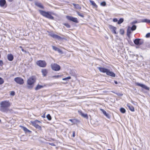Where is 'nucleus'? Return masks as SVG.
Wrapping results in <instances>:
<instances>
[{
    "mask_svg": "<svg viewBox=\"0 0 150 150\" xmlns=\"http://www.w3.org/2000/svg\"><path fill=\"white\" fill-rule=\"evenodd\" d=\"M126 105L127 106L129 110L131 111L132 112H134V108L132 105L129 103L127 104Z\"/></svg>",
    "mask_w": 150,
    "mask_h": 150,
    "instance_id": "dca6fc26",
    "label": "nucleus"
},
{
    "mask_svg": "<svg viewBox=\"0 0 150 150\" xmlns=\"http://www.w3.org/2000/svg\"><path fill=\"white\" fill-rule=\"evenodd\" d=\"M100 111L103 112V114L107 118H109L110 117L109 115L103 109H100Z\"/></svg>",
    "mask_w": 150,
    "mask_h": 150,
    "instance_id": "f3484780",
    "label": "nucleus"
},
{
    "mask_svg": "<svg viewBox=\"0 0 150 150\" xmlns=\"http://www.w3.org/2000/svg\"><path fill=\"white\" fill-rule=\"evenodd\" d=\"M135 84L137 86H138L142 87V88H144L145 90H147L149 91V88L146 86L144 84H141L138 82H136L135 83Z\"/></svg>",
    "mask_w": 150,
    "mask_h": 150,
    "instance_id": "9d476101",
    "label": "nucleus"
},
{
    "mask_svg": "<svg viewBox=\"0 0 150 150\" xmlns=\"http://www.w3.org/2000/svg\"><path fill=\"white\" fill-rule=\"evenodd\" d=\"M21 50L22 51L24 52H26V51L23 48L21 49Z\"/></svg>",
    "mask_w": 150,
    "mask_h": 150,
    "instance_id": "09e8293b",
    "label": "nucleus"
},
{
    "mask_svg": "<svg viewBox=\"0 0 150 150\" xmlns=\"http://www.w3.org/2000/svg\"><path fill=\"white\" fill-rule=\"evenodd\" d=\"M42 117H45V116H44V115H43V116Z\"/></svg>",
    "mask_w": 150,
    "mask_h": 150,
    "instance_id": "13d9d810",
    "label": "nucleus"
},
{
    "mask_svg": "<svg viewBox=\"0 0 150 150\" xmlns=\"http://www.w3.org/2000/svg\"><path fill=\"white\" fill-rule=\"evenodd\" d=\"M3 62L2 60H0V66L2 67L3 65Z\"/></svg>",
    "mask_w": 150,
    "mask_h": 150,
    "instance_id": "79ce46f5",
    "label": "nucleus"
},
{
    "mask_svg": "<svg viewBox=\"0 0 150 150\" xmlns=\"http://www.w3.org/2000/svg\"><path fill=\"white\" fill-rule=\"evenodd\" d=\"M4 83L3 79L1 78L0 77V85Z\"/></svg>",
    "mask_w": 150,
    "mask_h": 150,
    "instance_id": "e433bc0d",
    "label": "nucleus"
},
{
    "mask_svg": "<svg viewBox=\"0 0 150 150\" xmlns=\"http://www.w3.org/2000/svg\"><path fill=\"white\" fill-rule=\"evenodd\" d=\"M50 144L52 146H55V144L53 143H51V144Z\"/></svg>",
    "mask_w": 150,
    "mask_h": 150,
    "instance_id": "8fccbe9b",
    "label": "nucleus"
},
{
    "mask_svg": "<svg viewBox=\"0 0 150 150\" xmlns=\"http://www.w3.org/2000/svg\"><path fill=\"white\" fill-rule=\"evenodd\" d=\"M52 49L55 51H57L58 53L60 54H62L63 53L62 51L59 48L57 47L54 46H52Z\"/></svg>",
    "mask_w": 150,
    "mask_h": 150,
    "instance_id": "2eb2a0df",
    "label": "nucleus"
},
{
    "mask_svg": "<svg viewBox=\"0 0 150 150\" xmlns=\"http://www.w3.org/2000/svg\"><path fill=\"white\" fill-rule=\"evenodd\" d=\"M41 72L43 75L44 76H46L47 73V71L46 69H43L41 70Z\"/></svg>",
    "mask_w": 150,
    "mask_h": 150,
    "instance_id": "aec40b11",
    "label": "nucleus"
},
{
    "mask_svg": "<svg viewBox=\"0 0 150 150\" xmlns=\"http://www.w3.org/2000/svg\"><path fill=\"white\" fill-rule=\"evenodd\" d=\"M42 117H45V116H44V115H43V116Z\"/></svg>",
    "mask_w": 150,
    "mask_h": 150,
    "instance_id": "bf43d9fd",
    "label": "nucleus"
},
{
    "mask_svg": "<svg viewBox=\"0 0 150 150\" xmlns=\"http://www.w3.org/2000/svg\"><path fill=\"white\" fill-rule=\"evenodd\" d=\"M138 23L137 21H134L132 22L131 23V24H132V25H133L134 24H135V23Z\"/></svg>",
    "mask_w": 150,
    "mask_h": 150,
    "instance_id": "a19ab883",
    "label": "nucleus"
},
{
    "mask_svg": "<svg viewBox=\"0 0 150 150\" xmlns=\"http://www.w3.org/2000/svg\"><path fill=\"white\" fill-rule=\"evenodd\" d=\"M35 5L40 8H44L43 6L42 5L41 3L38 2H35Z\"/></svg>",
    "mask_w": 150,
    "mask_h": 150,
    "instance_id": "6ab92c4d",
    "label": "nucleus"
},
{
    "mask_svg": "<svg viewBox=\"0 0 150 150\" xmlns=\"http://www.w3.org/2000/svg\"><path fill=\"white\" fill-rule=\"evenodd\" d=\"M22 127L23 130L26 132H30V131L26 127Z\"/></svg>",
    "mask_w": 150,
    "mask_h": 150,
    "instance_id": "c85d7f7f",
    "label": "nucleus"
},
{
    "mask_svg": "<svg viewBox=\"0 0 150 150\" xmlns=\"http://www.w3.org/2000/svg\"><path fill=\"white\" fill-rule=\"evenodd\" d=\"M66 18L68 20L71 21L73 22L76 23H79V21H78L77 18H76L70 16H66Z\"/></svg>",
    "mask_w": 150,
    "mask_h": 150,
    "instance_id": "0eeeda50",
    "label": "nucleus"
},
{
    "mask_svg": "<svg viewBox=\"0 0 150 150\" xmlns=\"http://www.w3.org/2000/svg\"><path fill=\"white\" fill-rule=\"evenodd\" d=\"M31 123L33 126L35 127L37 125L41 123V122L37 120H35L34 121H31Z\"/></svg>",
    "mask_w": 150,
    "mask_h": 150,
    "instance_id": "f8f14e48",
    "label": "nucleus"
},
{
    "mask_svg": "<svg viewBox=\"0 0 150 150\" xmlns=\"http://www.w3.org/2000/svg\"><path fill=\"white\" fill-rule=\"evenodd\" d=\"M42 86L38 85L35 88V90L37 91L40 89H41L43 87Z\"/></svg>",
    "mask_w": 150,
    "mask_h": 150,
    "instance_id": "bb28decb",
    "label": "nucleus"
},
{
    "mask_svg": "<svg viewBox=\"0 0 150 150\" xmlns=\"http://www.w3.org/2000/svg\"><path fill=\"white\" fill-rule=\"evenodd\" d=\"M109 28L113 33L115 34H117L116 31V28L115 27L111 25H109Z\"/></svg>",
    "mask_w": 150,
    "mask_h": 150,
    "instance_id": "ddd939ff",
    "label": "nucleus"
},
{
    "mask_svg": "<svg viewBox=\"0 0 150 150\" xmlns=\"http://www.w3.org/2000/svg\"><path fill=\"white\" fill-rule=\"evenodd\" d=\"M100 5H101V6H105L106 5V3H105V1H103V2H101L100 4Z\"/></svg>",
    "mask_w": 150,
    "mask_h": 150,
    "instance_id": "58836bf2",
    "label": "nucleus"
},
{
    "mask_svg": "<svg viewBox=\"0 0 150 150\" xmlns=\"http://www.w3.org/2000/svg\"><path fill=\"white\" fill-rule=\"evenodd\" d=\"M60 77L59 75H58L56 76H52L53 78H58Z\"/></svg>",
    "mask_w": 150,
    "mask_h": 150,
    "instance_id": "37998d69",
    "label": "nucleus"
},
{
    "mask_svg": "<svg viewBox=\"0 0 150 150\" xmlns=\"http://www.w3.org/2000/svg\"><path fill=\"white\" fill-rule=\"evenodd\" d=\"M46 117L49 120H51V117L50 115V114H48L47 115Z\"/></svg>",
    "mask_w": 150,
    "mask_h": 150,
    "instance_id": "f704fd0d",
    "label": "nucleus"
},
{
    "mask_svg": "<svg viewBox=\"0 0 150 150\" xmlns=\"http://www.w3.org/2000/svg\"><path fill=\"white\" fill-rule=\"evenodd\" d=\"M71 79V77L70 76H68L67 77L63 78L62 80H66L67 79Z\"/></svg>",
    "mask_w": 150,
    "mask_h": 150,
    "instance_id": "c9c22d12",
    "label": "nucleus"
},
{
    "mask_svg": "<svg viewBox=\"0 0 150 150\" xmlns=\"http://www.w3.org/2000/svg\"><path fill=\"white\" fill-rule=\"evenodd\" d=\"M122 95H123L122 94H120V95H119L121 96H122Z\"/></svg>",
    "mask_w": 150,
    "mask_h": 150,
    "instance_id": "5fc2aeb1",
    "label": "nucleus"
},
{
    "mask_svg": "<svg viewBox=\"0 0 150 150\" xmlns=\"http://www.w3.org/2000/svg\"><path fill=\"white\" fill-rule=\"evenodd\" d=\"M120 112L122 113H124L126 112L125 109L123 108H121L120 109Z\"/></svg>",
    "mask_w": 150,
    "mask_h": 150,
    "instance_id": "cd10ccee",
    "label": "nucleus"
},
{
    "mask_svg": "<svg viewBox=\"0 0 150 150\" xmlns=\"http://www.w3.org/2000/svg\"><path fill=\"white\" fill-rule=\"evenodd\" d=\"M73 5L74 6L75 8L78 9H80L81 8V7L78 4H73Z\"/></svg>",
    "mask_w": 150,
    "mask_h": 150,
    "instance_id": "b1692460",
    "label": "nucleus"
},
{
    "mask_svg": "<svg viewBox=\"0 0 150 150\" xmlns=\"http://www.w3.org/2000/svg\"><path fill=\"white\" fill-rule=\"evenodd\" d=\"M141 22H146L150 23V20L147 19H142L141 20Z\"/></svg>",
    "mask_w": 150,
    "mask_h": 150,
    "instance_id": "a878e982",
    "label": "nucleus"
},
{
    "mask_svg": "<svg viewBox=\"0 0 150 150\" xmlns=\"http://www.w3.org/2000/svg\"><path fill=\"white\" fill-rule=\"evenodd\" d=\"M120 33L121 35H123L124 34V31L123 29H121L120 30Z\"/></svg>",
    "mask_w": 150,
    "mask_h": 150,
    "instance_id": "ea45409f",
    "label": "nucleus"
},
{
    "mask_svg": "<svg viewBox=\"0 0 150 150\" xmlns=\"http://www.w3.org/2000/svg\"><path fill=\"white\" fill-rule=\"evenodd\" d=\"M69 121H71L74 124L78 123L79 122V121L77 119H69Z\"/></svg>",
    "mask_w": 150,
    "mask_h": 150,
    "instance_id": "412c9836",
    "label": "nucleus"
},
{
    "mask_svg": "<svg viewBox=\"0 0 150 150\" xmlns=\"http://www.w3.org/2000/svg\"><path fill=\"white\" fill-rule=\"evenodd\" d=\"M6 3V1L5 0H0V6L3 7L5 4Z\"/></svg>",
    "mask_w": 150,
    "mask_h": 150,
    "instance_id": "5701e85b",
    "label": "nucleus"
},
{
    "mask_svg": "<svg viewBox=\"0 0 150 150\" xmlns=\"http://www.w3.org/2000/svg\"><path fill=\"white\" fill-rule=\"evenodd\" d=\"M51 67L52 69L55 71H59L60 69V66L56 64H51Z\"/></svg>",
    "mask_w": 150,
    "mask_h": 150,
    "instance_id": "39448f33",
    "label": "nucleus"
},
{
    "mask_svg": "<svg viewBox=\"0 0 150 150\" xmlns=\"http://www.w3.org/2000/svg\"><path fill=\"white\" fill-rule=\"evenodd\" d=\"M39 11L41 15L51 20L54 19V17L51 15L52 14L51 12L49 11L46 12L40 10H39Z\"/></svg>",
    "mask_w": 150,
    "mask_h": 150,
    "instance_id": "f03ea898",
    "label": "nucleus"
},
{
    "mask_svg": "<svg viewBox=\"0 0 150 150\" xmlns=\"http://www.w3.org/2000/svg\"><path fill=\"white\" fill-rule=\"evenodd\" d=\"M1 120H0V122H1Z\"/></svg>",
    "mask_w": 150,
    "mask_h": 150,
    "instance_id": "052dcab7",
    "label": "nucleus"
},
{
    "mask_svg": "<svg viewBox=\"0 0 150 150\" xmlns=\"http://www.w3.org/2000/svg\"><path fill=\"white\" fill-rule=\"evenodd\" d=\"M144 42V40L139 38L135 39L134 40V43L137 45H141Z\"/></svg>",
    "mask_w": 150,
    "mask_h": 150,
    "instance_id": "423d86ee",
    "label": "nucleus"
},
{
    "mask_svg": "<svg viewBox=\"0 0 150 150\" xmlns=\"http://www.w3.org/2000/svg\"><path fill=\"white\" fill-rule=\"evenodd\" d=\"M137 28V27L136 25H133L130 28V29H131V30L132 31H134Z\"/></svg>",
    "mask_w": 150,
    "mask_h": 150,
    "instance_id": "c756f323",
    "label": "nucleus"
},
{
    "mask_svg": "<svg viewBox=\"0 0 150 150\" xmlns=\"http://www.w3.org/2000/svg\"><path fill=\"white\" fill-rule=\"evenodd\" d=\"M113 21L114 22H117L118 21V20L117 18H114L113 20Z\"/></svg>",
    "mask_w": 150,
    "mask_h": 150,
    "instance_id": "49530a36",
    "label": "nucleus"
},
{
    "mask_svg": "<svg viewBox=\"0 0 150 150\" xmlns=\"http://www.w3.org/2000/svg\"><path fill=\"white\" fill-rule=\"evenodd\" d=\"M98 69H99L100 72L103 73H106L108 69H106L104 67H98Z\"/></svg>",
    "mask_w": 150,
    "mask_h": 150,
    "instance_id": "4468645a",
    "label": "nucleus"
},
{
    "mask_svg": "<svg viewBox=\"0 0 150 150\" xmlns=\"http://www.w3.org/2000/svg\"><path fill=\"white\" fill-rule=\"evenodd\" d=\"M124 21V19L122 18H120L118 21L117 23L119 24H120L122 23Z\"/></svg>",
    "mask_w": 150,
    "mask_h": 150,
    "instance_id": "2f4dec72",
    "label": "nucleus"
},
{
    "mask_svg": "<svg viewBox=\"0 0 150 150\" xmlns=\"http://www.w3.org/2000/svg\"><path fill=\"white\" fill-rule=\"evenodd\" d=\"M19 47H20V48L21 49L22 48V47L21 46H20Z\"/></svg>",
    "mask_w": 150,
    "mask_h": 150,
    "instance_id": "6e6d98bb",
    "label": "nucleus"
},
{
    "mask_svg": "<svg viewBox=\"0 0 150 150\" xmlns=\"http://www.w3.org/2000/svg\"><path fill=\"white\" fill-rule=\"evenodd\" d=\"M11 95L14 96L15 94V92L13 91H11L10 93Z\"/></svg>",
    "mask_w": 150,
    "mask_h": 150,
    "instance_id": "c03bdc74",
    "label": "nucleus"
},
{
    "mask_svg": "<svg viewBox=\"0 0 150 150\" xmlns=\"http://www.w3.org/2000/svg\"><path fill=\"white\" fill-rule=\"evenodd\" d=\"M106 74L108 76H110L112 77H115V74L112 71H110L109 69H108Z\"/></svg>",
    "mask_w": 150,
    "mask_h": 150,
    "instance_id": "9b49d317",
    "label": "nucleus"
},
{
    "mask_svg": "<svg viewBox=\"0 0 150 150\" xmlns=\"http://www.w3.org/2000/svg\"><path fill=\"white\" fill-rule=\"evenodd\" d=\"M8 0L10 2H11L13 1V0Z\"/></svg>",
    "mask_w": 150,
    "mask_h": 150,
    "instance_id": "603ef678",
    "label": "nucleus"
},
{
    "mask_svg": "<svg viewBox=\"0 0 150 150\" xmlns=\"http://www.w3.org/2000/svg\"><path fill=\"white\" fill-rule=\"evenodd\" d=\"M7 59L9 61H12L13 59V56L11 54H8L7 56Z\"/></svg>",
    "mask_w": 150,
    "mask_h": 150,
    "instance_id": "a211bd4d",
    "label": "nucleus"
},
{
    "mask_svg": "<svg viewBox=\"0 0 150 150\" xmlns=\"http://www.w3.org/2000/svg\"><path fill=\"white\" fill-rule=\"evenodd\" d=\"M150 37V33H147L146 35V37L147 38H148Z\"/></svg>",
    "mask_w": 150,
    "mask_h": 150,
    "instance_id": "a18cd8bd",
    "label": "nucleus"
},
{
    "mask_svg": "<svg viewBox=\"0 0 150 150\" xmlns=\"http://www.w3.org/2000/svg\"><path fill=\"white\" fill-rule=\"evenodd\" d=\"M63 25L66 26L67 28H69L71 27L70 25L68 23H64Z\"/></svg>",
    "mask_w": 150,
    "mask_h": 150,
    "instance_id": "473e14b6",
    "label": "nucleus"
},
{
    "mask_svg": "<svg viewBox=\"0 0 150 150\" xmlns=\"http://www.w3.org/2000/svg\"><path fill=\"white\" fill-rule=\"evenodd\" d=\"M131 30L130 29V27H129L127 30V35L128 37H129V36L130 35L131 33Z\"/></svg>",
    "mask_w": 150,
    "mask_h": 150,
    "instance_id": "393cba45",
    "label": "nucleus"
},
{
    "mask_svg": "<svg viewBox=\"0 0 150 150\" xmlns=\"http://www.w3.org/2000/svg\"><path fill=\"white\" fill-rule=\"evenodd\" d=\"M36 64L37 65L41 67H45L47 65V63L44 60L38 61L36 62Z\"/></svg>",
    "mask_w": 150,
    "mask_h": 150,
    "instance_id": "20e7f679",
    "label": "nucleus"
},
{
    "mask_svg": "<svg viewBox=\"0 0 150 150\" xmlns=\"http://www.w3.org/2000/svg\"><path fill=\"white\" fill-rule=\"evenodd\" d=\"M35 127L39 130H41L42 129L41 127L38 124Z\"/></svg>",
    "mask_w": 150,
    "mask_h": 150,
    "instance_id": "72a5a7b5",
    "label": "nucleus"
},
{
    "mask_svg": "<svg viewBox=\"0 0 150 150\" xmlns=\"http://www.w3.org/2000/svg\"><path fill=\"white\" fill-rule=\"evenodd\" d=\"M114 82H115V84H117L118 83L117 82V81H114Z\"/></svg>",
    "mask_w": 150,
    "mask_h": 150,
    "instance_id": "3c124183",
    "label": "nucleus"
},
{
    "mask_svg": "<svg viewBox=\"0 0 150 150\" xmlns=\"http://www.w3.org/2000/svg\"><path fill=\"white\" fill-rule=\"evenodd\" d=\"M49 35L53 38L57 39L58 40L62 39V38L60 36L52 33H49Z\"/></svg>",
    "mask_w": 150,
    "mask_h": 150,
    "instance_id": "6e6552de",
    "label": "nucleus"
},
{
    "mask_svg": "<svg viewBox=\"0 0 150 150\" xmlns=\"http://www.w3.org/2000/svg\"><path fill=\"white\" fill-rule=\"evenodd\" d=\"M0 110L3 112H7L8 110V107L10 105L8 101H2L0 103Z\"/></svg>",
    "mask_w": 150,
    "mask_h": 150,
    "instance_id": "f257e3e1",
    "label": "nucleus"
},
{
    "mask_svg": "<svg viewBox=\"0 0 150 150\" xmlns=\"http://www.w3.org/2000/svg\"><path fill=\"white\" fill-rule=\"evenodd\" d=\"M112 150L110 149H108V150Z\"/></svg>",
    "mask_w": 150,
    "mask_h": 150,
    "instance_id": "4d7b16f0",
    "label": "nucleus"
},
{
    "mask_svg": "<svg viewBox=\"0 0 150 150\" xmlns=\"http://www.w3.org/2000/svg\"><path fill=\"white\" fill-rule=\"evenodd\" d=\"M14 80L17 83L19 84H22L24 83L23 80L21 77H16L14 79Z\"/></svg>",
    "mask_w": 150,
    "mask_h": 150,
    "instance_id": "1a4fd4ad",
    "label": "nucleus"
},
{
    "mask_svg": "<svg viewBox=\"0 0 150 150\" xmlns=\"http://www.w3.org/2000/svg\"><path fill=\"white\" fill-rule=\"evenodd\" d=\"M90 2L91 3V4L93 6H94L95 7H97V5L96 4V3H95V2L91 0H90Z\"/></svg>",
    "mask_w": 150,
    "mask_h": 150,
    "instance_id": "7c9ffc66",
    "label": "nucleus"
},
{
    "mask_svg": "<svg viewBox=\"0 0 150 150\" xmlns=\"http://www.w3.org/2000/svg\"><path fill=\"white\" fill-rule=\"evenodd\" d=\"M35 81V79L34 76L30 77L27 80V84L28 85L27 87L29 89H31L33 86V84Z\"/></svg>",
    "mask_w": 150,
    "mask_h": 150,
    "instance_id": "7ed1b4c3",
    "label": "nucleus"
},
{
    "mask_svg": "<svg viewBox=\"0 0 150 150\" xmlns=\"http://www.w3.org/2000/svg\"><path fill=\"white\" fill-rule=\"evenodd\" d=\"M79 112L80 114L83 117L86 118L88 117L87 115V114H84L81 111H79Z\"/></svg>",
    "mask_w": 150,
    "mask_h": 150,
    "instance_id": "4be33fe9",
    "label": "nucleus"
},
{
    "mask_svg": "<svg viewBox=\"0 0 150 150\" xmlns=\"http://www.w3.org/2000/svg\"><path fill=\"white\" fill-rule=\"evenodd\" d=\"M75 132H73V134H72V136L73 137H74L75 136Z\"/></svg>",
    "mask_w": 150,
    "mask_h": 150,
    "instance_id": "de8ad7c7",
    "label": "nucleus"
},
{
    "mask_svg": "<svg viewBox=\"0 0 150 150\" xmlns=\"http://www.w3.org/2000/svg\"><path fill=\"white\" fill-rule=\"evenodd\" d=\"M148 47L150 48V44H149L148 45Z\"/></svg>",
    "mask_w": 150,
    "mask_h": 150,
    "instance_id": "864d4df0",
    "label": "nucleus"
},
{
    "mask_svg": "<svg viewBox=\"0 0 150 150\" xmlns=\"http://www.w3.org/2000/svg\"><path fill=\"white\" fill-rule=\"evenodd\" d=\"M77 13L78 15L79 16H81V17H84V16L83 15H82L79 12H77Z\"/></svg>",
    "mask_w": 150,
    "mask_h": 150,
    "instance_id": "4c0bfd02",
    "label": "nucleus"
}]
</instances>
